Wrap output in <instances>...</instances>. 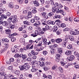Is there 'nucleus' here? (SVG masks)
Masks as SVG:
<instances>
[{"instance_id": "1", "label": "nucleus", "mask_w": 79, "mask_h": 79, "mask_svg": "<svg viewBox=\"0 0 79 79\" xmlns=\"http://www.w3.org/2000/svg\"><path fill=\"white\" fill-rule=\"evenodd\" d=\"M8 21L9 23H11L12 22L13 23H15L18 21L17 19V16L15 15L13 16H11L8 19Z\"/></svg>"}, {"instance_id": "2", "label": "nucleus", "mask_w": 79, "mask_h": 79, "mask_svg": "<svg viewBox=\"0 0 79 79\" xmlns=\"http://www.w3.org/2000/svg\"><path fill=\"white\" fill-rule=\"evenodd\" d=\"M42 35V32H41V28L39 27L38 30H35V34H32L31 35V36L35 37L37 35Z\"/></svg>"}, {"instance_id": "3", "label": "nucleus", "mask_w": 79, "mask_h": 79, "mask_svg": "<svg viewBox=\"0 0 79 79\" xmlns=\"http://www.w3.org/2000/svg\"><path fill=\"white\" fill-rule=\"evenodd\" d=\"M62 52H63L62 48H58V53H60V54H58L56 55V57L57 60H60V56L61 55V54Z\"/></svg>"}, {"instance_id": "4", "label": "nucleus", "mask_w": 79, "mask_h": 79, "mask_svg": "<svg viewBox=\"0 0 79 79\" xmlns=\"http://www.w3.org/2000/svg\"><path fill=\"white\" fill-rule=\"evenodd\" d=\"M52 11L53 13H55L56 11L57 13H58L60 10H59V8H57L55 9V8H53Z\"/></svg>"}, {"instance_id": "5", "label": "nucleus", "mask_w": 79, "mask_h": 79, "mask_svg": "<svg viewBox=\"0 0 79 79\" xmlns=\"http://www.w3.org/2000/svg\"><path fill=\"white\" fill-rule=\"evenodd\" d=\"M7 23L8 22L6 21L3 22V21L2 20L0 21V24H2V26H4L6 27Z\"/></svg>"}, {"instance_id": "6", "label": "nucleus", "mask_w": 79, "mask_h": 79, "mask_svg": "<svg viewBox=\"0 0 79 79\" xmlns=\"http://www.w3.org/2000/svg\"><path fill=\"white\" fill-rule=\"evenodd\" d=\"M32 15V12L31 11H29L28 12L27 17L28 18H31Z\"/></svg>"}, {"instance_id": "7", "label": "nucleus", "mask_w": 79, "mask_h": 79, "mask_svg": "<svg viewBox=\"0 0 79 79\" xmlns=\"http://www.w3.org/2000/svg\"><path fill=\"white\" fill-rule=\"evenodd\" d=\"M69 39V35H67L66 36L65 38L63 40L64 42H68V39Z\"/></svg>"}, {"instance_id": "8", "label": "nucleus", "mask_w": 79, "mask_h": 79, "mask_svg": "<svg viewBox=\"0 0 79 79\" xmlns=\"http://www.w3.org/2000/svg\"><path fill=\"white\" fill-rule=\"evenodd\" d=\"M65 55L67 56H70L71 55V52L68 50L66 51L65 53Z\"/></svg>"}, {"instance_id": "9", "label": "nucleus", "mask_w": 79, "mask_h": 79, "mask_svg": "<svg viewBox=\"0 0 79 79\" xmlns=\"http://www.w3.org/2000/svg\"><path fill=\"white\" fill-rule=\"evenodd\" d=\"M24 66L26 69L28 70L29 69V68H30V65L27 64L25 63L24 64Z\"/></svg>"}, {"instance_id": "10", "label": "nucleus", "mask_w": 79, "mask_h": 79, "mask_svg": "<svg viewBox=\"0 0 79 79\" xmlns=\"http://www.w3.org/2000/svg\"><path fill=\"white\" fill-rule=\"evenodd\" d=\"M14 60H6V62L7 64H10L11 62H13Z\"/></svg>"}, {"instance_id": "11", "label": "nucleus", "mask_w": 79, "mask_h": 79, "mask_svg": "<svg viewBox=\"0 0 79 79\" xmlns=\"http://www.w3.org/2000/svg\"><path fill=\"white\" fill-rule=\"evenodd\" d=\"M1 17V18L2 19H6L7 18V16L3 14H2L1 15H0Z\"/></svg>"}, {"instance_id": "12", "label": "nucleus", "mask_w": 79, "mask_h": 79, "mask_svg": "<svg viewBox=\"0 0 79 79\" xmlns=\"http://www.w3.org/2000/svg\"><path fill=\"white\" fill-rule=\"evenodd\" d=\"M47 23L48 24H52V25H54V24H55V22L51 21H48Z\"/></svg>"}, {"instance_id": "13", "label": "nucleus", "mask_w": 79, "mask_h": 79, "mask_svg": "<svg viewBox=\"0 0 79 79\" xmlns=\"http://www.w3.org/2000/svg\"><path fill=\"white\" fill-rule=\"evenodd\" d=\"M62 39L61 38H58L56 40V42L58 43V44H59L60 42H62Z\"/></svg>"}, {"instance_id": "14", "label": "nucleus", "mask_w": 79, "mask_h": 79, "mask_svg": "<svg viewBox=\"0 0 79 79\" xmlns=\"http://www.w3.org/2000/svg\"><path fill=\"white\" fill-rule=\"evenodd\" d=\"M46 4H47L45 6L46 8H49L50 7V1H46Z\"/></svg>"}, {"instance_id": "15", "label": "nucleus", "mask_w": 79, "mask_h": 79, "mask_svg": "<svg viewBox=\"0 0 79 79\" xmlns=\"http://www.w3.org/2000/svg\"><path fill=\"white\" fill-rule=\"evenodd\" d=\"M42 30H43L42 31V29H41V32L42 33V35L44 34L45 31H46L47 30V29H46L45 28H43Z\"/></svg>"}, {"instance_id": "16", "label": "nucleus", "mask_w": 79, "mask_h": 79, "mask_svg": "<svg viewBox=\"0 0 79 79\" xmlns=\"http://www.w3.org/2000/svg\"><path fill=\"white\" fill-rule=\"evenodd\" d=\"M9 7L10 8H12L13 7V3L12 2H10L8 5Z\"/></svg>"}, {"instance_id": "17", "label": "nucleus", "mask_w": 79, "mask_h": 79, "mask_svg": "<svg viewBox=\"0 0 79 79\" xmlns=\"http://www.w3.org/2000/svg\"><path fill=\"white\" fill-rule=\"evenodd\" d=\"M33 3L34 4V6H39V2L35 1H34Z\"/></svg>"}, {"instance_id": "18", "label": "nucleus", "mask_w": 79, "mask_h": 79, "mask_svg": "<svg viewBox=\"0 0 79 79\" xmlns=\"http://www.w3.org/2000/svg\"><path fill=\"white\" fill-rule=\"evenodd\" d=\"M51 50H50V52L51 53V54H52V55L54 54L55 52V49L51 48Z\"/></svg>"}, {"instance_id": "19", "label": "nucleus", "mask_w": 79, "mask_h": 79, "mask_svg": "<svg viewBox=\"0 0 79 79\" xmlns=\"http://www.w3.org/2000/svg\"><path fill=\"white\" fill-rule=\"evenodd\" d=\"M5 31L6 33L7 34H10L11 33V30L9 29L6 30Z\"/></svg>"}, {"instance_id": "20", "label": "nucleus", "mask_w": 79, "mask_h": 79, "mask_svg": "<svg viewBox=\"0 0 79 79\" xmlns=\"http://www.w3.org/2000/svg\"><path fill=\"white\" fill-rule=\"evenodd\" d=\"M59 13H61L62 15H66V12H64L63 10H59Z\"/></svg>"}, {"instance_id": "21", "label": "nucleus", "mask_w": 79, "mask_h": 79, "mask_svg": "<svg viewBox=\"0 0 79 79\" xmlns=\"http://www.w3.org/2000/svg\"><path fill=\"white\" fill-rule=\"evenodd\" d=\"M71 41H73L74 40V37L72 35H70L69 36V39Z\"/></svg>"}, {"instance_id": "22", "label": "nucleus", "mask_w": 79, "mask_h": 79, "mask_svg": "<svg viewBox=\"0 0 79 79\" xmlns=\"http://www.w3.org/2000/svg\"><path fill=\"white\" fill-rule=\"evenodd\" d=\"M24 65H23L22 66H19V68H20L21 71H23V70L24 69Z\"/></svg>"}, {"instance_id": "23", "label": "nucleus", "mask_w": 79, "mask_h": 79, "mask_svg": "<svg viewBox=\"0 0 79 79\" xmlns=\"http://www.w3.org/2000/svg\"><path fill=\"white\" fill-rule=\"evenodd\" d=\"M57 45L56 44H54V45H50L49 46V47H50V48H53V47H55V48H56L57 47Z\"/></svg>"}, {"instance_id": "24", "label": "nucleus", "mask_w": 79, "mask_h": 79, "mask_svg": "<svg viewBox=\"0 0 79 79\" xmlns=\"http://www.w3.org/2000/svg\"><path fill=\"white\" fill-rule=\"evenodd\" d=\"M53 69L55 70V71H56L58 69V67L56 65H54V66H53L52 67Z\"/></svg>"}, {"instance_id": "25", "label": "nucleus", "mask_w": 79, "mask_h": 79, "mask_svg": "<svg viewBox=\"0 0 79 79\" xmlns=\"http://www.w3.org/2000/svg\"><path fill=\"white\" fill-rule=\"evenodd\" d=\"M23 23L24 24H26L27 26L30 25V23L27 22V21H25L23 22Z\"/></svg>"}, {"instance_id": "26", "label": "nucleus", "mask_w": 79, "mask_h": 79, "mask_svg": "<svg viewBox=\"0 0 79 79\" xmlns=\"http://www.w3.org/2000/svg\"><path fill=\"white\" fill-rule=\"evenodd\" d=\"M59 70L60 73H63V70L61 67H59Z\"/></svg>"}, {"instance_id": "27", "label": "nucleus", "mask_w": 79, "mask_h": 79, "mask_svg": "<svg viewBox=\"0 0 79 79\" xmlns=\"http://www.w3.org/2000/svg\"><path fill=\"white\" fill-rule=\"evenodd\" d=\"M54 15L53 13L51 12L48 14V15L49 16H52Z\"/></svg>"}, {"instance_id": "28", "label": "nucleus", "mask_w": 79, "mask_h": 79, "mask_svg": "<svg viewBox=\"0 0 79 79\" xmlns=\"http://www.w3.org/2000/svg\"><path fill=\"white\" fill-rule=\"evenodd\" d=\"M11 26V24L7 23V24L6 26V27H7V28H10Z\"/></svg>"}, {"instance_id": "29", "label": "nucleus", "mask_w": 79, "mask_h": 79, "mask_svg": "<svg viewBox=\"0 0 79 79\" xmlns=\"http://www.w3.org/2000/svg\"><path fill=\"white\" fill-rule=\"evenodd\" d=\"M74 21H76V22H79V18H76L74 19Z\"/></svg>"}, {"instance_id": "30", "label": "nucleus", "mask_w": 79, "mask_h": 79, "mask_svg": "<svg viewBox=\"0 0 79 79\" xmlns=\"http://www.w3.org/2000/svg\"><path fill=\"white\" fill-rule=\"evenodd\" d=\"M34 19H35V20H38V21L40 20V18H39V17H37L35 16H34Z\"/></svg>"}, {"instance_id": "31", "label": "nucleus", "mask_w": 79, "mask_h": 79, "mask_svg": "<svg viewBox=\"0 0 79 79\" xmlns=\"http://www.w3.org/2000/svg\"><path fill=\"white\" fill-rule=\"evenodd\" d=\"M66 42L65 41L64 42H63V43H62V45L64 47H66V42Z\"/></svg>"}, {"instance_id": "32", "label": "nucleus", "mask_w": 79, "mask_h": 79, "mask_svg": "<svg viewBox=\"0 0 79 79\" xmlns=\"http://www.w3.org/2000/svg\"><path fill=\"white\" fill-rule=\"evenodd\" d=\"M42 42H47L46 39L43 38V37H42Z\"/></svg>"}, {"instance_id": "33", "label": "nucleus", "mask_w": 79, "mask_h": 79, "mask_svg": "<svg viewBox=\"0 0 79 79\" xmlns=\"http://www.w3.org/2000/svg\"><path fill=\"white\" fill-rule=\"evenodd\" d=\"M19 54H15V55H14V56L15 57V58H18V57H19Z\"/></svg>"}, {"instance_id": "34", "label": "nucleus", "mask_w": 79, "mask_h": 79, "mask_svg": "<svg viewBox=\"0 0 79 79\" xmlns=\"http://www.w3.org/2000/svg\"><path fill=\"white\" fill-rule=\"evenodd\" d=\"M20 42L21 43H22V42H25V40H24V39L23 38H22L20 39Z\"/></svg>"}, {"instance_id": "35", "label": "nucleus", "mask_w": 79, "mask_h": 79, "mask_svg": "<svg viewBox=\"0 0 79 79\" xmlns=\"http://www.w3.org/2000/svg\"><path fill=\"white\" fill-rule=\"evenodd\" d=\"M0 71L3 72V71H5V69H4V67H1V68H0Z\"/></svg>"}, {"instance_id": "36", "label": "nucleus", "mask_w": 79, "mask_h": 79, "mask_svg": "<svg viewBox=\"0 0 79 79\" xmlns=\"http://www.w3.org/2000/svg\"><path fill=\"white\" fill-rule=\"evenodd\" d=\"M40 66L42 68H44L45 66V64H44V63H42L41 64H40Z\"/></svg>"}, {"instance_id": "37", "label": "nucleus", "mask_w": 79, "mask_h": 79, "mask_svg": "<svg viewBox=\"0 0 79 79\" xmlns=\"http://www.w3.org/2000/svg\"><path fill=\"white\" fill-rule=\"evenodd\" d=\"M37 70V69H32L31 71L32 72H35Z\"/></svg>"}, {"instance_id": "38", "label": "nucleus", "mask_w": 79, "mask_h": 79, "mask_svg": "<svg viewBox=\"0 0 79 79\" xmlns=\"http://www.w3.org/2000/svg\"><path fill=\"white\" fill-rule=\"evenodd\" d=\"M20 73V72H19V71H17L15 72V74L18 76H19Z\"/></svg>"}, {"instance_id": "39", "label": "nucleus", "mask_w": 79, "mask_h": 79, "mask_svg": "<svg viewBox=\"0 0 79 79\" xmlns=\"http://www.w3.org/2000/svg\"><path fill=\"white\" fill-rule=\"evenodd\" d=\"M61 26L63 28H64V27H66V24H65L64 23H62V24H61Z\"/></svg>"}, {"instance_id": "40", "label": "nucleus", "mask_w": 79, "mask_h": 79, "mask_svg": "<svg viewBox=\"0 0 79 79\" xmlns=\"http://www.w3.org/2000/svg\"><path fill=\"white\" fill-rule=\"evenodd\" d=\"M70 58L71 60H74L75 58L74 56L72 55L70 56Z\"/></svg>"}, {"instance_id": "41", "label": "nucleus", "mask_w": 79, "mask_h": 79, "mask_svg": "<svg viewBox=\"0 0 79 79\" xmlns=\"http://www.w3.org/2000/svg\"><path fill=\"white\" fill-rule=\"evenodd\" d=\"M3 13V10L0 9V15H2Z\"/></svg>"}, {"instance_id": "42", "label": "nucleus", "mask_w": 79, "mask_h": 79, "mask_svg": "<svg viewBox=\"0 0 79 79\" xmlns=\"http://www.w3.org/2000/svg\"><path fill=\"white\" fill-rule=\"evenodd\" d=\"M17 51H18L19 50L18 48V47L17 46H15L14 47H13Z\"/></svg>"}, {"instance_id": "43", "label": "nucleus", "mask_w": 79, "mask_h": 79, "mask_svg": "<svg viewBox=\"0 0 79 79\" xmlns=\"http://www.w3.org/2000/svg\"><path fill=\"white\" fill-rule=\"evenodd\" d=\"M42 42H39V44H37V45L38 47H41L42 46Z\"/></svg>"}, {"instance_id": "44", "label": "nucleus", "mask_w": 79, "mask_h": 79, "mask_svg": "<svg viewBox=\"0 0 79 79\" xmlns=\"http://www.w3.org/2000/svg\"><path fill=\"white\" fill-rule=\"evenodd\" d=\"M27 58V56L26 55H23L22 56V58L23 59H26Z\"/></svg>"}, {"instance_id": "45", "label": "nucleus", "mask_w": 79, "mask_h": 79, "mask_svg": "<svg viewBox=\"0 0 79 79\" xmlns=\"http://www.w3.org/2000/svg\"><path fill=\"white\" fill-rule=\"evenodd\" d=\"M11 42H15L16 41V38H12L11 39Z\"/></svg>"}, {"instance_id": "46", "label": "nucleus", "mask_w": 79, "mask_h": 79, "mask_svg": "<svg viewBox=\"0 0 79 79\" xmlns=\"http://www.w3.org/2000/svg\"><path fill=\"white\" fill-rule=\"evenodd\" d=\"M6 75V74L5 73H1V76H4Z\"/></svg>"}, {"instance_id": "47", "label": "nucleus", "mask_w": 79, "mask_h": 79, "mask_svg": "<svg viewBox=\"0 0 79 79\" xmlns=\"http://www.w3.org/2000/svg\"><path fill=\"white\" fill-rule=\"evenodd\" d=\"M55 18H60V15H55Z\"/></svg>"}, {"instance_id": "48", "label": "nucleus", "mask_w": 79, "mask_h": 79, "mask_svg": "<svg viewBox=\"0 0 79 79\" xmlns=\"http://www.w3.org/2000/svg\"><path fill=\"white\" fill-rule=\"evenodd\" d=\"M15 48L13 47L11 48V50L13 53H14L15 52Z\"/></svg>"}, {"instance_id": "49", "label": "nucleus", "mask_w": 79, "mask_h": 79, "mask_svg": "<svg viewBox=\"0 0 79 79\" xmlns=\"http://www.w3.org/2000/svg\"><path fill=\"white\" fill-rule=\"evenodd\" d=\"M53 29L54 30V31H57V29H58V28H57V27L56 26H55L53 27Z\"/></svg>"}, {"instance_id": "50", "label": "nucleus", "mask_w": 79, "mask_h": 79, "mask_svg": "<svg viewBox=\"0 0 79 79\" xmlns=\"http://www.w3.org/2000/svg\"><path fill=\"white\" fill-rule=\"evenodd\" d=\"M41 15L42 16H45L46 15V12H44L41 13Z\"/></svg>"}, {"instance_id": "51", "label": "nucleus", "mask_w": 79, "mask_h": 79, "mask_svg": "<svg viewBox=\"0 0 79 79\" xmlns=\"http://www.w3.org/2000/svg\"><path fill=\"white\" fill-rule=\"evenodd\" d=\"M45 28L46 30H49V27L48 25H46L45 26Z\"/></svg>"}, {"instance_id": "52", "label": "nucleus", "mask_w": 79, "mask_h": 79, "mask_svg": "<svg viewBox=\"0 0 79 79\" xmlns=\"http://www.w3.org/2000/svg\"><path fill=\"white\" fill-rule=\"evenodd\" d=\"M69 29L68 28H66L64 29V31H69Z\"/></svg>"}, {"instance_id": "53", "label": "nucleus", "mask_w": 79, "mask_h": 79, "mask_svg": "<svg viewBox=\"0 0 79 79\" xmlns=\"http://www.w3.org/2000/svg\"><path fill=\"white\" fill-rule=\"evenodd\" d=\"M4 79H9V77L7 75H6L4 77Z\"/></svg>"}, {"instance_id": "54", "label": "nucleus", "mask_w": 79, "mask_h": 79, "mask_svg": "<svg viewBox=\"0 0 79 79\" xmlns=\"http://www.w3.org/2000/svg\"><path fill=\"white\" fill-rule=\"evenodd\" d=\"M37 12V11H36L35 10H33L31 12L32 13H34V14H35V13H36Z\"/></svg>"}, {"instance_id": "55", "label": "nucleus", "mask_w": 79, "mask_h": 79, "mask_svg": "<svg viewBox=\"0 0 79 79\" xmlns=\"http://www.w3.org/2000/svg\"><path fill=\"white\" fill-rule=\"evenodd\" d=\"M36 63H37V61H36V60H34L32 62V64H33L34 65Z\"/></svg>"}, {"instance_id": "56", "label": "nucleus", "mask_w": 79, "mask_h": 79, "mask_svg": "<svg viewBox=\"0 0 79 79\" xmlns=\"http://www.w3.org/2000/svg\"><path fill=\"white\" fill-rule=\"evenodd\" d=\"M14 35H13V34L10 35V36H9V37L10 38H14Z\"/></svg>"}, {"instance_id": "57", "label": "nucleus", "mask_w": 79, "mask_h": 79, "mask_svg": "<svg viewBox=\"0 0 79 79\" xmlns=\"http://www.w3.org/2000/svg\"><path fill=\"white\" fill-rule=\"evenodd\" d=\"M67 48H69V49H71V48H72V45H69L67 47Z\"/></svg>"}, {"instance_id": "58", "label": "nucleus", "mask_w": 79, "mask_h": 79, "mask_svg": "<svg viewBox=\"0 0 79 79\" xmlns=\"http://www.w3.org/2000/svg\"><path fill=\"white\" fill-rule=\"evenodd\" d=\"M63 6L61 4H59L58 6V7L59 8H62Z\"/></svg>"}, {"instance_id": "59", "label": "nucleus", "mask_w": 79, "mask_h": 79, "mask_svg": "<svg viewBox=\"0 0 79 79\" xmlns=\"http://www.w3.org/2000/svg\"><path fill=\"white\" fill-rule=\"evenodd\" d=\"M75 68L76 69H79V65L77 64V65H75Z\"/></svg>"}, {"instance_id": "60", "label": "nucleus", "mask_w": 79, "mask_h": 79, "mask_svg": "<svg viewBox=\"0 0 79 79\" xmlns=\"http://www.w3.org/2000/svg\"><path fill=\"white\" fill-rule=\"evenodd\" d=\"M43 54H44V55H46L47 54V52L46 51H44L43 52Z\"/></svg>"}, {"instance_id": "61", "label": "nucleus", "mask_w": 79, "mask_h": 79, "mask_svg": "<svg viewBox=\"0 0 79 79\" xmlns=\"http://www.w3.org/2000/svg\"><path fill=\"white\" fill-rule=\"evenodd\" d=\"M31 22L32 23H34L35 22V19H31Z\"/></svg>"}, {"instance_id": "62", "label": "nucleus", "mask_w": 79, "mask_h": 79, "mask_svg": "<svg viewBox=\"0 0 79 79\" xmlns=\"http://www.w3.org/2000/svg\"><path fill=\"white\" fill-rule=\"evenodd\" d=\"M15 27V25H12L11 26H10V28H11V29H13Z\"/></svg>"}, {"instance_id": "63", "label": "nucleus", "mask_w": 79, "mask_h": 79, "mask_svg": "<svg viewBox=\"0 0 79 79\" xmlns=\"http://www.w3.org/2000/svg\"><path fill=\"white\" fill-rule=\"evenodd\" d=\"M14 8L15 9H18L19 8V6L18 5H15L14 6Z\"/></svg>"}, {"instance_id": "64", "label": "nucleus", "mask_w": 79, "mask_h": 79, "mask_svg": "<svg viewBox=\"0 0 79 79\" xmlns=\"http://www.w3.org/2000/svg\"><path fill=\"white\" fill-rule=\"evenodd\" d=\"M28 30H29V31H31V30H32V27L31 26H29L28 27Z\"/></svg>"}]
</instances>
